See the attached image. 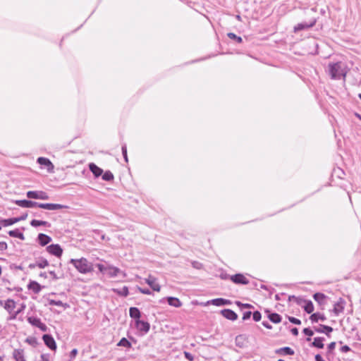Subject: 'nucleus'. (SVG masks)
<instances>
[{"instance_id":"f257e3e1","label":"nucleus","mask_w":361,"mask_h":361,"mask_svg":"<svg viewBox=\"0 0 361 361\" xmlns=\"http://www.w3.org/2000/svg\"><path fill=\"white\" fill-rule=\"evenodd\" d=\"M15 203L21 207L24 208H33V207H39L48 210H57L61 209L63 208H67L68 207L66 205L60 204H54V203H39L37 202H34L27 200H16Z\"/></svg>"},{"instance_id":"f03ea898","label":"nucleus","mask_w":361,"mask_h":361,"mask_svg":"<svg viewBox=\"0 0 361 361\" xmlns=\"http://www.w3.org/2000/svg\"><path fill=\"white\" fill-rule=\"evenodd\" d=\"M70 263L82 274H87L93 271V265L87 259L82 257L78 259H71Z\"/></svg>"},{"instance_id":"7ed1b4c3","label":"nucleus","mask_w":361,"mask_h":361,"mask_svg":"<svg viewBox=\"0 0 361 361\" xmlns=\"http://www.w3.org/2000/svg\"><path fill=\"white\" fill-rule=\"evenodd\" d=\"M329 71L332 79H340L341 77H345L346 73L341 62L330 63Z\"/></svg>"},{"instance_id":"20e7f679","label":"nucleus","mask_w":361,"mask_h":361,"mask_svg":"<svg viewBox=\"0 0 361 361\" xmlns=\"http://www.w3.org/2000/svg\"><path fill=\"white\" fill-rule=\"evenodd\" d=\"M291 298L295 299L297 304L299 305H302V303H305L303 308L307 313L310 314L314 311V305L311 300H306L302 298H296L294 295L289 297L290 300H291Z\"/></svg>"},{"instance_id":"39448f33","label":"nucleus","mask_w":361,"mask_h":361,"mask_svg":"<svg viewBox=\"0 0 361 361\" xmlns=\"http://www.w3.org/2000/svg\"><path fill=\"white\" fill-rule=\"evenodd\" d=\"M27 322L32 326L39 328L42 331L46 332L48 329L45 324L42 323L40 319L35 317H28Z\"/></svg>"},{"instance_id":"423d86ee","label":"nucleus","mask_w":361,"mask_h":361,"mask_svg":"<svg viewBox=\"0 0 361 361\" xmlns=\"http://www.w3.org/2000/svg\"><path fill=\"white\" fill-rule=\"evenodd\" d=\"M47 251L51 255L61 257L63 254V249L59 244H51L47 247Z\"/></svg>"},{"instance_id":"0eeeda50","label":"nucleus","mask_w":361,"mask_h":361,"mask_svg":"<svg viewBox=\"0 0 361 361\" xmlns=\"http://www.w3.org/2000/svg\"><path fill=\"white\" fill-rule=\"evenodd\" d=\"M27 197L30 199L47 200L49 196L43 191H28Z\"/></svg>"},{"instance_id":"6e6552de","label":"nucleus","mask_w":361,"mask_h":361,"mask_svg":"<svg viewBox=\"0 0 361 361\" xmlns=\"http://www.w3.org/2000/svg\"><path fill=\"white\" fill-rule=\"evenodd\" d=\"M230 279L235 284L247 285L249 280L242 274H235L230 276Z\"/></svg>"},{"instance_id":"1a4fd4ad","label":"nucleus","mask_w":361,"mask_h":361,"mask_svg":"<svg viewBox=\"0 0 361 361\" xmlns=\"http://www.w3.org/2000/svg\"><path fill=\"white\" fill-rule=\"evenodd\" d=\"M42 339L45 343V345L51 350H55L56 349V343L50 334H44L42 336Z\"/></svg>"},{"instance_id":"9d476101","label":"nucleus","mask_w":361,"mask_h":361,"mask_svg":"<svg viewBox=\"0 0 361 361\" xmlns=\"http://www.w3.org/2000/svg\"><path fill=\"white\" fill-rule=\"evenodd\" d=\"M145 282L150 286V288L154 291H160L161 287L159 283H157V279L149 275L148 278L145 279Z\"/></svg>"},{"instance_id":"9b49d317","label":"nucleus","mask_w":361,"mask_h":361,"mask_svg":"<svg viewBox=\"0 0 361 361\" xmlns=\"http://www.w3.org/2000/svg\"><path fill=\"white\" fill-rule=\"evenodd\" d=\"M52 238L47 234L44 233H39L37 238V243L41 246H45L51 243Z\"/></svg>"},{"instance_id":"f8f14e48","label":"nucleus","mask_w":361,"mask_h":361,"mask_svg":"<svg viewBox=\"0 0 361 361\" xmlns=\"http://www.w3.org/2000/svg\"><path fill=\"white\" fill-rule=\"evenodd\" d=\"M221 314L223 317H224L226 319L235 321L238 319V314L230 309H224L221 311Z\"/></svg>"},{"instance_id":"ddd939ff","label":"nucleus","mask_w":361,"mask_h":361,"mask_svg":"<svg viewBox=\"0 0 361 361\" xmlns=\"http://www.w3.org/2000/svg\"><path fill=\"white\" fill-rule=\"evenodd\" d=\"M135 326L138 330L145 333H147L150 328V325L147 322L140 319L135 320Z\"/></svg>"},{"instance_id":"4468645a","label":"nucleus","mask_w":361,"mask_h":361,"mask_svg":"<svg viewBox=\"0 0 361 361\" xmlns=\"http://www.w3.org/2000/svg\"><path fill=\"white\" fill-rule=\"evenodd\" d=\"M315 23H316V20L315 19H314L310 23H298L297 25H295L294 27V32H297L298 31H300V30H305V29L312 27H313L315 25Z\"/></svg>"},{"instance_id":"2eb2a0df","label":"nucleus","mask_w":361,"mask_h":361,"mask_svg":"<svg viewBox=\"0 0 361 361\" xmlns=\"http://www.w3.org/2000/svg\"><path fill=\"white\" fill-rule=\"evenodd\" d=\"M345 303V300L341 298L339 300L334 304L333 312L336 315H338L343 311Z\"/></svg>"},{"instance_id":"dca6fc26","label":"nucleus","mask_w":361,"mask_h":361,"mask_svg":"<svg viewBox=\"0 0 361 361\" xmlns=\"http://www.w3.org/2000/svg\"><path fill=\"white\" fill-rule=\"evenodd\" d=\"M314 331L317 333H324L328 336H329V334L333 331V328L329 326L324 325V324H319L317 327H314Z\"/></svg>"},{"instance_id":"f3484780","label":"nucleus","mask_w":361,"mask_h":361,"mask_svg":"<svg viewBox=\"0 0 361 361\" xmlns=\"http://www.w3.org/2000/svg\"><path fill=\"white\" fill-rule=\"evenodd\" d=\"M37 162L39 164H40L42 166H44L45 167H47L48 171H50V169H54V165L52 164L51 161L49 159H47V158L39 157L37 159Z\"/></svg>"},{"instance_id":"a211bd4d","label":"nucleus","mask_w":361,"mask_h":361,"mask_svg":"<svg viewBox=\"0 0 361 361\" xmlns=\"http://www.w3.org/2000/svg\"><path fill=\"white\" fill-rule=\"evenodd\" d=\"M89 169L96 178L99 177L103 173V170L94 163L89 164Z\"/></svg>"},{"instance_id":"6ab92c4d","label":"nucleus","mask_w":361,"mask_h":361,"mask_svg":"<svg viewBox=\"0 0 361 361\" xmlns=\"http://www.w3.org/2000/svg\"><path fill=\"white\" fill-rule=\"evenodd\" d=\"M210 303L214 305H216V306H223V305H231V301L229 300L219 298H216V299L212 300L210 301Z\"/></svg>"},{"instance_id":"aec40b11","label":"nucleus","mask_w":361,"mask_h":361,"mask_svg":"<svg viewBox=\"0 0 361 361\" xmlns=\"http://www.w3.org/2000/svg\"><path fill=\"white\" fill-rule=\"evenodd\" d=\"M27 288L32 290L35 293H39L42 290V286L37 281H30L27 285Z\"/></svg>"},{"instance_id":"412c9836","label":"nucleus","mask_w":361,"mask_h":361,"mask_svg":"<svg viewBox=\"0 0 361 361\" xmlns=\"http://www.w3.org/2000/svg\"><path fill=\"white\" fill-rule=\"evenodd\" d=\"M13 357L16 361H26L24 357L23 350L22 349L14 350Z\"/></svg>"},{"instance_id":"4be33fe9","label":"nucleus","mask_w":361,"mask_h":361,"mask_svg":"<svg viewBox=\"0 0 361 361\" xmlns=\"http://www.w3.org/2000/svg\"><path fill=\"white\" fill-rule=\"evenodd\" d=\"M168 304L171 306L175 307H180L182 306V302L180 300L175 297H167L166 298Z\"/></svg>"},{"instance_id":"5701e85b","label":"nucleus","mask_w":361,"mask_h":361,"mask_svg":"<svg viewBox=\"0 0 361 361\" xmlns=\"http://www.w3.org/2000/svg\"><path fill=\"white\" fill-rule=\"evenodd\" d=\"M130 317L135 320L140 319L141 317V312L140 310L137 307H132L129 310Z\"/></svg>"},{"instance_id":"b1692460","label":"nucleus","mask_w":361,"mask_h":361,"mask_svg":"<svg viewBox=\"0 0 361 361\" xmlns=\"http://www.w3.org/2000/svg\"><path fill=\"white\" fill-rule=\"evenodd\" d=\"M246 336L245 335H238L235 337V343L236 346L244 348L245 346Z\"/></svg>"},{"instance_id":"393cba45","label":"nucleus","mask_w":361,"mask_h":361,"mask_svg":"<svg viewBox=\"0 0 361 361\" xmlns=\"http://www.w3.org/2000/svg\"><path fill=\"white\" fill-rule=\"evenodd\" d=\"M276 354H283L287 355H294V350L290 347H283L276 350Z\"/></svg>"},{"instance_id":"a878e982","label":"nucleus","mask_w":361,"mask_h":361,"mask_svg":"<svg viewBox=\"0 0 361 361\" xmlns=\"http://www.w3.org/2000/svg\"><path fill=\"white\" fill-rule=\"evenodd\" d=\"M326 317L322 314H320L319 312H316V313H313L311 314V316L310 317V319L312 321V322L314 323V322H317L319 320H321V321H325L326 320Z\"/></svg>"},{"instance_id":"bb28decb","label":"nucleus","mask_w":361,"mask_h":361,"mask_svg":"<svg viewBox=\"0 0 361 361\" xmlns=\"http://www.w3.org/2000/svg\"><path fill=\"white\" fill-rule=\"evenodd\" d=\"M269 319L274 323V324H279L281 322L282 317L278 313H269L268 315Z\"/></svg>"},{"instance_id":"cd10ccee","label":"nucleus","mask_w":361,"mask_h":361,"mask_svg":"<svg viewBox=\"0 0 361 361\" xmlns=\"http://www.w3.org/2000/svg\"><path fill=\"white\" fill-rule=\"evenodd\" d=\"M16 307V302L12 299H8L4 305V308L11 314Z\"/></svg>"},{"instance_id":"c85d7f7f","label":"nucleus","mask_w":361,"mask_h":361,"mask_svg":"<svg viewBox=\"0 0 361 361\" xmlns=\"http://www.w3.org/2000/svg\"><path fill=\"white\" fill-rule=\"evenodd\" d=\"M30 225L33 227H37L39 226H44L50 227V226H51V224L48 221L37 220V219H32L30 221Z\"/></svg>"},{"instance_id":"c756f323","label":"nucleus","mask_w":361,"mask_h":361,"mask_svg":"<svg viewBox=\"0 0 361 361\" xmlns=\"http://www.w3.org/2000/svg\"><path fill=\"white\" fill-rule=\"evenodd\" d=\"M324 338L323 337H316L314 338V341L312 343V345L319 349H322L324 348Z\"/></svg>"},{"instance_id":"7c9ffc66","label":"nucleus","mask_w":361,"mask_h":361,"mask_svg":"<svg viewBox=\"0 0 361 361\" xmlns=\"http://www.w3.org/2000/svg\"><path fill=\"white\" fill-rule=\"evenodd\" d=\"M8 235L11 237L18 238L20 240L25 239L24 234L22 232H20L18 228L8 231Z\"/></svg>"},{"instance_id":"2f4dec72","label":"nucleus","mask_w":361,"mask_h":361,"mask_svg":"<svg viewBox=\"0 0 361 361\" xmlns=\"http://www.w3.org/2000/svg\"><path fill=\"white\" fill-rule=\"evenodd\" d=\"M121 272V270L114 267H108L106 273L112 277L116 276L119 273Z\"/></svg>"},{"instance_id":"473e14b6","label":"nucleus","mask_w":361,"mask_h":361,"mask_svg":"<svg viewBox=\"0 0 361 361\" xmlns=\"http://www.w3.org/2000/svg\"><path fill=\"white\" fill-rule=\"evenodd\" d=\"M17 222H18V219H16V218H10V219H1V224H2L4 226H8L13 225Z\"/></svg>"},{"instance_id":"72a5a7b5","label":"nucleus","mask_w":361,"mask_h":361,"mask_svg":"<svg viewBox=\"0 0 361 361\" xmlns=\"http://www.w3.org/2000/svg\"><path fill=\"white\" fill-rule=\"evenodd\" d=\"M313 298L315 301L319 302V304H322L324 299L326 298V295L324 293H316L313 295Z\"/></svg>"},{"instance_id":"f704fd0d","label":"nucleus","mask_w":361,"mask_h":361,"mask_svg":"<svg viewBox=\"0 0 361 361\" xmlns=\"http://www.w3.org/2000/svg\"><path fill=\"white\" fill-rule=\"evenodd\" d=\"M37 267L40 269H44L46 267L49 266V262L44 258H39L37 262Z\"/></svg>"},{"instance_id":"c9c22d12","label":"nucleus","mask_w":361,"mask_h":361,"mask_svg":"<svg viewBox=\"0 0 361 361\" xmlns=\"http://www.w3.org/2000/svg\"><path fill=\"white\" fill-rule=\"evenodd\" d=\"M118 346H123L128 348H131V343L126 338H122L117 344Z\"/></svg>"},{"instance_id":"e433bc0d","label":"nucleus","mask_w":361,"mask_h":361,"mask_svg":"<svg viewBox=\"0 0 361 361\" xmlns=\"http://www.w3.org/2000/svg\"><path fill=\"white\" fill-rule=\"evenodd\" d=\"M114 292H116L118 295L121 296L126 297L129 292L128 288L126 286H123L121 289H114Z\"/></svg>"},{"instance_id":"4c0bfd02","label":"nucleus","mask_w":361,"mask_h":361,"mask_svg":"<svg viewBox=\"0 0 361 361\" xmlns=\"http://www.w3.org/2000/svg\"><path fill=\"white\" fill-rule=\"evenodd\" d=\"M102 179L106 181H111L114 180V175L110 171H106L103 173Z\"/></svg>"},{"instance_id":"58836bf2","label":"nucleus","mask_w":361,"mask_h":361,"mask_svg":"<svg viewBox=\"0 0 361 361\" xmlns=\"http://www.w3.org/2000/svg\"><path fill=\"white\" fill-rule=\"evenodd\" d=\"M227 36L231 39L235 40L238 43H241L243 42V39L241 37L237 36L235 33L233 32H228L227 34Z\"/></svg>"},{"instance_id":"ea45409f","label":"nucleus","mask_w":361,"mask_h":361,"mask_svg":"<svg viewBox=\"0 0 361 361\" xmlns=\"http://www.w3.org/2000/svg\"><path fill=\"white\" fill-rule=\"evenodd\" d=\"M235 303L238 307H240L241 308H248V309L253 308V306L248 303H242L240 301H236Z\"/></svg>"},{"instance_id":"a19ab883","label":"nucleus","mask_w":361,"mask_h":361,"mask_svg":"<svg viewBox=\"0 0 361 361\" xmlns=\"http://www.w3.org/2000/svg\"><path fill=\"white\" fill-rule=\"evenodd\" d=\"M252 318L254 321L259 322L262 318V314L259 311H255L252 313Z\"/></svg>"},{"instance_id":"79ce46f5","label":"nucleus","mask_w":361,"mask_h":361,"mask_svg":"<svg viewBox=\"0 0 361 361\" xmlns=\"http://www.w3.org/2000/svg\"><path fill=\"white\" fill-rule=\"evenodd\" d=\"M121 150H122V154H123V158L125 159V161L126 163H128V155H127V147H126V145H123L122 146Z\"/></svg>"},{"instance_id":"37998d69","label":"nucleus","mask_w":361,"mask_h":361,"mask_svg":"<svg viewBox=\"0 0 361 361\" xmlns=\"http://www.w3.org/2000/svg\"><path fill=\"white\" fill-rule=\"evenodd\" d=\"M288 318L289 322L294 324L300 325L301 324V321L299 319H297L293 317H288Z\"/></svg>"},{"instance_id":"c03bdc74","label":"nucleus","mask_w":361,"mask_h":361,"mask_svg":"<svg viewBox=\"0 0 361 361\" xmlns=\"http://www.w3.org/2000/svg\"><path fill=\"white\" fill-rule=\"evenodd\" d=\"M335 347H336L335 342L330 343L327 347V355H329L330 353H331V352L334 350Z\"/></svg>"},{"instance_id":"a18cd8bd","label":"nucleus","mask_w":361,"mask_h":361,"mask_svg":"<svg viewBox=\"0 0 361 361\" xmlns=\"http://www.w3.org/2000/svg\"><path fill=\"white\" fill-rule=\"evenodd\" d=\"M49 304L51 305H56V306H59V307L63 306V302L61 300H51L49 301Z\"/></svg>"},{"instance_id":"49530a36","label":"nucleus","mask_w":361,"mask_h":361,"mask_svg":"<svg viewBox=\"0 0 361 361\" xmlns=\"http://www.w3.org/2000/svg\"><path fill=\"white\" fill-rule=\"evenodd\" d=\"M185 357L189 361H194V356L189 352H184Z\"/></svg>"},{"instance_id":"de8ad7c7","label":"nucleus","mask_w":361,"mask_h":361,"mask_svg":"<svg viewBox=\"0 0 361 361\" xmlns=\"http://www.w3.org/2000/svg\"><path fill=\"white\" fill-rule=\"evenodd\" d=\"M78 354V350L77 349H73L71 353H70V359H69V361H72L75 357V356L77 355Z\"/></svg>"},{"instance_id":"09e8293b","label":"nucleus","mask_w":361,"mask_h":361,"mask_svg":"<svg viewBox=\"0 0 361 361\" xmlns=\"http://www.w3.org/2000/svg\"><path fill=\"white\" fill-rule=\"evenodd\" d=\"M303 333L308 336H312L314 334V331L310 328H305L303 329Z\"/></svg>"},{"instance_id":"8fccbe9b","label":"nucleus","mask_w":361,"mask_h":361,"mask_svg":"<svg viewBox=\"0 0 361 361\" xmlns=\"http://www.w3.org/2000/svg\"><path fill=\"white\" fill-rule=\"evenodd\" d=\"M97 267L98 268V269L99 270V271H100V272H102V273L106 272L107 269H108V267H104V266L103 264H97Z\"/></svg>"},{"instance_id":"3c124183","label":"nucleus","mask_w":361,"mask_h":361,"mask_svg":"<svg viewBox=\"0 0 361 361\" xmlns=\"http://www.w3.org/2000/svg\"><path fill=\"white\" fill-rule=\"evenodd\" d=\"M138 290L143 294H146V295L152 294L151 290L148 288H142L138 287Z\"/></svg>"},{"instance_id":"603ef678","label":"nucleus","mask_w":361,"mask_h":361,"mask_svg":"<svg viewBox=\"0 0 361 361\" xmlns=\"http://www.w3.org/2000/svg\"><path fill=\"white\" fill-rule=\"evenodd\" d=\"M251 315H252V312H250V311L244 312L243 316V320H247V319H250Z\"/></svg>"},{"instance_id":"864d4df0","label":"nucleus","mask_w":361,"mask_h":361,"mask_svg":"<svg viewBox=\"0 0 361 361\" xmlns=\"http://www.w3.org/2000/svg\"><path fill=\"white\" fill-rule=\"evenodd\" d=\"M8 245L6 242L0 241V251H4L7 249Z\"/></svg>"},{"instance_id":"5fc2aeb1","label":"nucleus","mask_w":361,"mask_h":361,"mask_svg":"<svg viewBox=\"0 0 361 361\" xmlns=\"http://www.w3.org/2000/svg\"><path fill=\"white\" fill-rule=\"evenodd\" d=\"M192 265L195 269H201L202 268V264L199 262L194 261L192 262Z\"/></svg>"},{"instance_id":"6e6d98bb","label":"nucleus","mask_w":361,"mask_h":361,"mask_svg":"<svg viewBox=\"0 0 361 361\" xmlns=\"http://www.w3.org/2000/svg\"><path fill=\"white\" fill-rule=\"evenodd\" d=\"M262 324L265 328H267L268 329H272V326L267 321H263Z\"/></svg>"},{"instance_id":"4d7b16f0","label":"nucleus","mask_w":361,"mask_h":361,"mask_svg":"<svg viewBox=\"0 0 361 361\" xmlns=\"http://www.w3.org/2000/svg\"><path fill=\"white\" fill-rule=\"evenodd\" d=\"M40 357H41V361H49V354H42Z\"/></svg>"},{"instance_id":"13d9d810","label":"nucleus","mask_w":361,"mask_h":361,"mask_svg":"<svg viewBox=\"0 0 361 361\" xmlns=\"http://www.w3.org/2000/svg\"><path fill=\"white\" fill-rule=\"evenodd\" d=\"M341 350L343 353H347L350 350V348L348 345H343L341 347Z\"/></svg>"},{"instance_id":"bf43d9fd","label":"nucleus","mask_w":361,"mask_h":361,"mask_svg":"<svg viewBox=\"0 0 361 361\" xmlns=\"http://www.w3.org/2000/svg\"><path fill=\"white\" fill-rule=\"evenodd\" d=\"M25 308V305L23 303L21 305V307L18 310L16 311V313L18 315L24 310Z\"/></svg>"},{"instance_id":"052dcab7","label":"nucleus","mask_w":361,"mask_h":361,"mask_svg":"<svg viewBox=\"0 0 361 361\" xmlns=\"http://www.w3.org/2000/svg\"><path fill=\"white\" fill-rule=\"evenodd\" d=\"M49 274L52 276L53 279L57 280L59 277L56 276V273L54 271H49Z\"/></svg>"},{"instance_id":"680f3d73","label":"nucleus","mask_w":361,"mask_h":361,"mask_svg":"<svg viewBox=\"0 0 361 361\" xmlns=\"http://www.w3.org/2000/svg\"><path fill=\"white\" fill-rule=\"evenodd\" d=\"M290 331H291L292 334L294 335V336H298V329L297 328H295V327L292 328Z\"/></svg>"},{"instance_id":"e2e57ef3","label":"nucleus","mask_w":361,"mask_h":361,"mask_svg":"<svg viewBox=\"0 0 361 361\" xmlns=\"http://www.w3.org/2000/svg\"><path fill=\"white\" fill-rule=\"evenodd\" d=\"M230 276H229V275H228V274H221L220 275V277H221V279H230Z\"/></svg>"},{"instance_id":"0e129e2a","label":"nucleus","mask_w":361,"mask_h":361,"mask_svg":"<svg viewBox=\"0 0 361 361\" xmlns=\"http://www.w3.org/2000/svg\"><path fill=\"white\" fill-rule=\"evenodd\" d=\"M315 361H324L322 358V357L319 355V354H317L315 355Z\"/></svg>"},{"instance_id":"69168bd1","label":"nucleus","mask_w":361,"mask_h":361,"mask_svg":"<svg viewBox=\"0 0 361 361\" xmlns=\"http://www.w3.org/2000/svg\"><path fill=\"white\" fill-rule=\"evenodd\" d=\"M27 217V214H25V215H23L20 217H17L16 219H18V221H22V220H25Z\"/></svg>"},{"instance_id":"338daca9","label":"nucleus","mask_w":361,"mask_h":361,"mask_svg":"<svg viewBox=\"0 0 361 361\" xmlns=\"http://www.w3.org/2000/svg\"><path fill=\"white\" fill-rule=\"evenodd\" d=\"M17 316L18 314L16 313V312H14V313L12 314L9 317V319H15L17 317Z\"/></svg>"},{"instance_id":"774afa93","label":"nucleus","mask_w":361,"mask_h":361,"mask_svg":"<svg viewBox=\"0 0 361 361\" xmlns=\"http://www.w3.org/2000/svg\"><path fill=\"white\" fill-rule=\"evenodd\" d=\"M36 267H37V262H35V263H34V264H29V268H30V269H34V268H35Z\"/></svg>"}]
</instances>
